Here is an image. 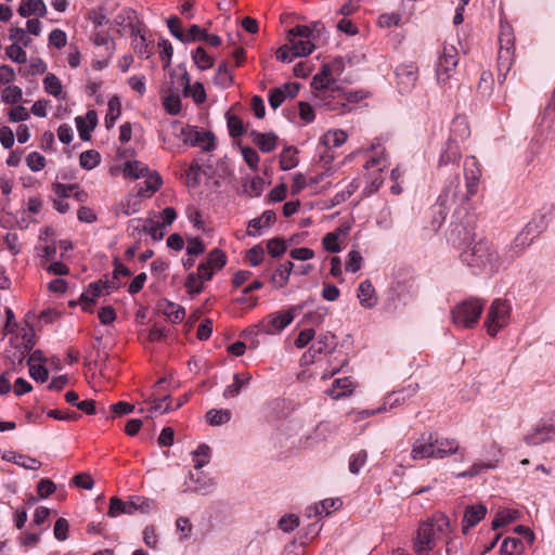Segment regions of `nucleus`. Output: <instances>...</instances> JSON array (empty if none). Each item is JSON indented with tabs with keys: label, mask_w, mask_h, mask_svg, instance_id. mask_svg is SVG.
I'll list each match as a JSON object with an SVG mask.
<instances>
[{
	"label": "nucleus",
	"mask_w": 555,
	"mask_h": 555,
	"mask_svg": "<svg viewBox=\"0 0 555 555\" xmlns=\"http://www.w3.org/2000/svg\"><path fill=\"white\" fill-rule=\"evenodd\" d=\"M465 186L461 185L459 175L452 177L440 193L436 206L441 220H444L453 205L464 206L478 191L481 170L475 156H467L464 160Z\"/></svg>",
	"instance_id": "1"
},
{
	"label": "nucleus",
	"mask_w": 555,
	"mask_h": 555,
	"mask_svg": "<svg viewBox=\"0 0 555 555\" xmlns=\"http://www.w3.org/2000/svg\"><path fill=\"white\" fill-rule=\"evenodd\" d=\"M519 256V250L512 249L503 259L487 240H479L474 245L463 250L461 261L467 266L474 274L493 273L506 261L511 262Z\"/></svg>",
	"instance_id": "2"
},
{
	"label": "nucleus",
	"mask_w": 555,
	"mask_h": 555,
	"mask_svg": "<svg viewBox=\"0 0 555 555\" xmlns=\"http://www.w3.org/2000/svg\"><path fill=\"white\" fill-rule=\"evenodd\" d=\"M450 531V520L444 514H438L420 524L414 538V551L417 555H430L441 535Z\"/></svg>",
	"instance_id": "3"
},
{
	"label": "nucleus",
	"mask_w": 555,
	"mask_h": 555,
	"mask_svg": "<svg viewBox=\"0 0 555 555\" xmlns=\"http://www.w3.org/2000/svg\"><path fill=\"white\" fill-rule=\"evenodd\" d=\"M170 129L172 134L181 138L185 144L199 146L204 152H211L216 147L215 135L210 131H197L178 120L170 122Z\"/></svg>",
	"instance_id": "4"
},
{
	"label": "nucleus",
	"mask_w": 555,
	"mask_h": 555,
	"mask_svg": "<svg viewBox=\"0 0 555 555\" xmlns=\"http://www.w3.org/2000/svg\"><path fill=\"white\" fill-rule=\"evenodd\" d=\"M485 301L470 298L456 305L452 309L453 323L461 328H473L478 323L483 311Z\"/></svg>",
	"instance_id": "5"
},
{
	"label": "nucleus",
	"mask_w": 555,
	"mask_h": 555,
	"mask_svg": "<svg viewBox=\"0 0 555 555\" xmlns=\"http://www.w3.org/2000/svg\"><path fill=\"white\" fill-rule=\"evenodd\" d=\"M499 43L498 79L499 82L502 83L506 79L514 62V37L509 26H501Z\"/></svg>",
	"instance_id": "6"
},
{
	"label": "nucleus",
	"mask_w": 555,
	"mask_h": 555,
	"mask_svg": "<svg viewBox=\"0 0 555 555\" xmlns=\"http://www.w3.org/2000/svg\"><path fill=\"white\" fill-rule=\"evenodd\" d=\"M315 105L337 114L346 113L345 90L331 86L314 90Z\"/></svg>",
	"instance_id": "7"
},
{
	"label": "nucleus",
	"mask_w": 555,
	"mask_h": 555,
	"mask_svg": "<svg viewBox=\"0 0 555 555\" xmlns=\"http://www.w3.org/2000/svg\"><path fill=\"white\" fill-rule=\"evenodd\" d=\"M511 309L507 300L496 298L492 301L485 321V326L490 336H495L501 328L507 325Z\"/></svg>",
	"instance_id": "8"
},
{
	"label": "nucleus",
	"mask_w": 555,
	"mask_h": 555,
	"mask_svg": "<svg viewBox=\"0 0 555 555\" xmlns=\"http://www.w3.org/2000/svg\"><path fill=\"white\" fill-rule=\"evenodd\" d=\"M312 31L307 26H296L291 28L287 34L288 42L292 46L293 56H307L314 50V44L310 37Z\"/></svg>",
	"instance_id": "9"
},
{
	"label": "nucleus",
	"mask_w": 555,
	"mask_h": 555,
	"mask_svg": "<svg viewBox=\"0 0 555 555\" xmlns=\"http://www.w3.org/2000/svg\"><path fill=\"white\" fill-rule=\"evenodd\" d=\"M457 49L452 44H444L436 67L437 79L440 83H447L451 77V72L459 64Z\"/></svg>",
	"instance_id": "10"
},
{
	"label": "nucleus",
	"mask_w": 555,
	"mask_h": 555,
	"mask_svg": "<svg viewBox=\"0 0 555 555\" xmlns=\"http://www.w3.org/2000/svg\"><path fill=\"white\" fill-rule=\"evenodd\" d=\"M294 320L291 310L270 313L264 317L257 325V330L263 334H276L282 332Z\"/></svg>",
	"instance_id": "11"
},
{
	"label": "nucleus",
	"mask_w": 555,
	"mask_h": 555,
	"mask_svg": "<svg viewBox=\"0 0 555 555\" xmlns=\"http://www.w3.org/2000/svg\"><path fill=\"white\" fill-rule=\"evenodd\" d=\"M555 436V412L550 414L546 418L529 434L524 437L526 444L539 446L550 441Z\"/></svg>",
	"instance_id": "12"
},
{
	"label": "nucleus",
	"mask_w": 555,
	"mask_h": 555,
	"mask_svg": "<svg viewBox=\"0 0 555 555\" xmlns=\"http://www.w3.org/2000/svg\"><path fill=\"white\" fill-rule=\"evenodd\" d=\"M548 224L546 215H540L528 222L522 232L515 238L511 249L519 250V247L529 245L531 241L540 235Z\"/></svg>",
	"instance_id": "13"
},
{
	"label": "nucleus",
	"mask_w": 555,
	"mask_h": 555,
	"mask_svg": "<svg viewBox=\"0 0 555 555\" xmlns=\"http://www.w3.org/2000/svg\"><path fill=\"white\" fill-rule=\"evenodd\" d=\"M443 451L435 450L434 435L431 433L426 437L425 434L416 439L411 450V457L413 460H422L427 457H441Z\"/></svg>",
	"instance_id": "14"
},
{
	"label": "nucleus",
	"mask_w": 555,
	"mask_h": 555,
	"mask_svg": "<svg viewBox=\"0 0 555 555\" xmlns=\"http://www.w3.org/2000/svg\"><path fill=\"white\" fill-rule=\"evenodd\" d=\"M461 149L460 144L456 139L450 138L441 151L440 158H439V167L442 166H457L460 159H461Z\"/></svg>",
	"instance_id": "15"
},
{
	"label": "nucleus",
	"mask_w": 555,
	"mask_h": 555,
	"mask_svg": "<svg viewBox=\"0 0 555 555\" xmlns=\"http://www.w3.org/2000/svg\"><path fill=\"white\" fill-rule=\"evenodd\" d=\"M486 514L487 507L483 504L468 505L463 517L462 532L466 534L472 527L485 518Z\"/></svg>",
	"instance_id": "16"
},
{
	"label": "nucleus",
	"mask_w": 555,
	"mask_h": 555,
	"mask_svg": "<svg viewBox=\"0 0 555 555\" xmlns=\"http://www.w3.org/2000/svg\"><path fill=\"white\" fill-rule=\"evenodd\" d=\"M76 127L79 137L82 141H88L91 138V131L98 125V115L95 111H88L86 116H77L75 118Z\"/></svg>",
	"instance_id": "17"
},
{
	"label": "nucleus",
	"mask_w": 555,
	"mask_h": 555,
	"mask_svg": "<svg viewBox=\"0 0 555 555\" xmlns=\"http://www.w3.org/2000/svg\"><path fill=\"white\" fill-rule=\"evenodd\" d=\"M180 73L172 72L170 74L171 77V87H169L168 92H177L179 95L183 93V95L190 94V77L185 67L182 65L178 66Z\"/></svg>",
	"instance_id": "18"
},
{
	"label": "nucleus",
	"mask_w": 555,
	"mask_h": 555,
	"mask_svg": "<svg viewBox=\"0 0 555 555\" xmlns=\"http://www.w3.org/2000/svg\"><path fill=\"white\" fill-rule=\"evenodd\" d=\"M399 85L404 90L411 89L417 80V66L414 63L401 64L396 68Z\"/></svg>",
	"instance_id": "19"
},
{
	"label": "nucleus",
	"mask_w": 555,
	"mask_h": 555,
	"mask_svg": "<svg viewBox=\"0 0 555 555\" xmlns=\"http://www.w3.org/2000/svg\"><path fill=\"white\" fill-rule=\"evenodd\" d=\"M135 513V502L132 496L129 501H124L117 496H113L109 500V508L107 515L109 517H117L121 514H134Z\"/></svg>",
	"instance_id": "20"
},
{
	"label": "nucleus",
	"mask_w": 555,
	"mask_h": 555,
	"mask_svg": "<svg viewBox=\"0 0 555 555\" xmlns=\"http://www.w3.org/2000/svg\"><path fill=\"white\" fill-rule=\"evenodd\" d=\"M337 345V337L331 332H325L321 333L317 337L315 341L311 345V347L313 352L322 354L326 352H333Z\"/></svg>",
	"instance_id": "21"
},
{
	"label": "nucleus",
	"mask_w": 555,
	"mask_h": 555,
	"mask_svg": "<svg viewBox=\"0 0 555 555\" xmlns=\"http://www.w3.org/2000/svg\"><path fill=\"white\" fill-rule=\"evenodd\" d=\"M249 135L253 139V143H255L263 153H270L276 147L278 137L273 132L261 133L253 130Z\"/></svg>",
	"instance_id": "22"
},
{
	"label": "nucleus",
	"mask_w": 555,
	"mask_h": 555,
	"mask_svg": "<svg viewBox=\"0 0 555 555\" xmlns=\"http://www.w3.org/2000/svg\"><path fill=\"white\" fill-rule=\"evenodd\" d=\"M275 221V212L266 210L259 218L251 219L248 223L247 234L256 236L261 233V229L269 228Z\"/></svg>",
	"instance_id": "23"
},
{
	"label": "nucleus",
	"mask_w": 555,
	"mask_h": 555,
	"mask_svg": "<svg viewBox=\"0 0 555 555\" xmlns=\"http://www.w3.org/2000/svg\"><path fill=\"white\" fill-rule=\"evenodd\" d=\"M102 293V280L90 283L87 289L80 295V301L85 311H92V306Z\"/></svg>",
	"instance_id": "24"
},
{
	"label": "nucleus",
	"mask_w": 555,
	"mask_h": 555,
	"mask_svg": "<svg viewBox=\"0 0 555 555\" xmlns=\"http://www.w3.org/2000/svg\"><path fill=\"white\" fill-rule=\"evenodd\" d=\"M358 298L361 306L364 308L371 309L376 306L377 298L375 297V289L370 280H364L360 283Z\"/></svg>",
	"instance_id": "25"
},
{
	"label": "nucleus",
	"mask_w": 555,
	"mask_h": 555,
	"mask_svg": "<svg viewBox=\"0 0 555 555\" xmlns=\"http://www.w3.org/2000/svg\"><path fill=\"white\" fill-rule=\"evenodd\" d=\"M17 12L22 17H28L33 14L44 17L47 15V7L42 0H25L21 3Z\"/></svg>",
	"instance_id": "26"
},
{
	"label": "nucleus",
	"mask_w": 555,
	"mask_h": 555,
	"mask_svg": "<svg viewBox=\"0 0 555 555\" xmlns=\"http://www.w3.org/2000/svg\"><path fill=\"white\" fill-rule=\"evenodd\" d=\"M251 380L250 374H234L233 383L225 387L223 391V397L225 399L235 398L240 395L241 390L244 387H247Z\"/></svg>",
	"instance_id": "27"
},
{
	"label": "nucleus",
	"mask_w": 555,
	"mask_h": 555,
	"mask_svg": "<svg viewBox=\"0 0 555 555\" xmlns=\"http://www.w3.org/2000/svg\"><path fill=\"white\" fill-rule=\"evenodd\" d=\"M332 74H334V73L332 70L331 65L328 63L324 64L322 66L321 72L318 73L312 78V81H311L312 89L317 90V89H321V88H325V87L335 86L336 80L334 78H332Z\"/></svg>",
	"instance_id": "28"
},
{
	"label": "nucleus",
	"mask_w": 555,
	"mask_h": 555,
	"mask_svg": "<svg viewBox=\"0 0 555 555\" xmlns=\"http://www.w3.org/2000/svg\"><path fill=\"white\" fill-rule=\"evenodd\" d=\"M294 269L292 261H285L272 273L271 282L275 287L282 288L286 286L289 280V275Z\"/></svg>",
	"instance_id": "29"
},
{
	"label": "nucleus",
	"mask_w": 555,
	"mask_h": 555,
	"mask_svg": "<svg viewBox=\"0 0 555 555\" xmlns=\"http://www.w3.org/2000/svg\"><path fill=\"white\" fill-rule=\"evenodd\" d=\"M525 541L521 538L507 537L503 540L500 553L501 555H522Z\"/></svg>",
	"instance_id": "30"
},
{
	"label": "nucleus",
	"mask_w": 555,
	"mask_h": 555,
	"mask_svg": "<svg viewBox=\"0 0 555 555\" xmlns=\"http://www.w3.org/2000/svg\"><path fill=\"white\" fill-rule=\"evenodd\" d=\"M146 180L144 181L145 188H141L138 191L139 196L151 197L163 184V179L156 171H149L145 175Z\"/></svg>",
	"instance_id": "31"
},
{
	"label": "nucleus",
	"mask_w": 555,
	"mask_h": 555,
	"mask_svg": "<svg viewBox=\"0 0 555 555\" xmlns=\"http://www.w3.org/2000/svg\"><path fill=\"white\" fill-rule=\"evenodd\" d=\"M351 391L352 382L349 377H345L335 379L327 392L333 399H339L351 393Z\"/></svg>",
	"instance_id": "32"
},
{
	"label": "nucleus",
	"mask_w": 555,
	"mask_h": 555,
	"mask_svg": "<svg viewBox=\"0 0 555 555\" xmlns=\"http://www.w3.org/2000/svg\"><path fill=\"white\" fill-rule=\"evenodd\" d=\"M190 479L196 483V486L193 488V491L199 492L202 494L209 493L216 485L214 479L202 476L199 470H196V473H190Z\"/></svg>",
	"instance_id": "33"
},
{
	"label": "nucleus",
	"mask_w": 555,
	"mask_h": 555,
	"mask_svg": "<svg viewBox=\"0 0 555 555\" xmlns=\"http://www.w3.org/2000/svg\"><path fill=\"white\" fill-rule=\"evenodd\" d=\"M108 111L104 118L105 127L111 129L115 126L116 120L119 118L121 114V103L117 95H113L108 100Z\"/></svg>",
	"instance_id": "34"
},
{
	"label": "nucleus",
	"mask_w": 555,
	"mask_h": 555,
	"mask_svg": "<svg viewBox=\"0 0 555 555\" xmlns=\"http://www.w3.org/2000/svg\"><path fill=\"white\" fill-rule=\"evenodd\" d=\"M349 227H340L336 231L330 232L324 235L322 238V244L325 250L330 253H339L340 246L338 244V238L340 233H347Z\"/></svg>",
	"instance_id": "35"
},
{
	"label": "nucleus",
	"mask_w": 555,
	"mask_h": 555,
	"mask_svg": "<svg viewBox=\"0 0 555 555\" xmlns=\"http://www.w3.org/2000/svg\"><path fill=\"white\" fill-rule=\"evenodd\" d=\"M347 140V133L343 130H330L321 139V143L326 149L339 147Z\"/></svg>",
	"instance_id": "36"
},
{
	"label": "nucleus",
	"mask_w": 555,
	"mask_h": 555,
	"mask_svg": "<svg viewBox=\"0 0 555 555\" xmlns=\"http://www.w3.org/2000/svg\"><path fill=\"white\" fill-rule=\"evenodd\" d=\"M192 59H193V62L195 63V65L201 69V70H206V69H209L214 66V57L210 56L204 48L202 47H197L193 53H192Z\"/></svg>",
	"instance_id": "37"
},
{
	"label": "nucleus",
	"mask_w": 555,
	"mask_h": 555,
	"mask_svg": "<svg viewBox=\"0 0 555 555\" xmlns=\"http://www.w3.org/2000/svg\"><path fill=\"white\" fill-rule=\"evenodd\" d=\"M210 454V448L206 443L199 444L197 449L192 452L195 470H201V468L209 462Z\"/></svg>",
	"instance_id": "38"
},
{
	"label": "nucleus",
	"mask_w": 555,
	"mask_h": 555,
	"mask_svg": "<svg viewBox=\"0 0 555 555\" xmlns=\"http://www.w3.org/2000/svg\"><path fill=\"white\" fill-rule=\"evenodd\" d=\"M435 450L443 451L440 459L448 456L449 454H453L460 451V444L455 439L442 438L438 439L434 438Z\"/></svg>",
	"instance_id": "39"
},
{
	"label": "nucleus",
	"mask_w": 555,
	"mask_h": 555,
	"mask_svg": "<svg viewBox=\"0 0 555 555\" xmlns=\"http://www.w3.org/2000/svg\"><path fill=\"white\" fill-rule=\"evenodd\" d=\"M231 415L230 410L211 409L206 413V421L211 426H220L227 424L231 420Z\"/></svg>",
	"instance_id": "40"
},
{
	"label": "nucleus",
	"mask_w": 555,
	"mask_h": 555,
	"mask_svg": "<svg viewBox=\"0 0 555 555\" xmlns=\"http://www.w3.org/2000/svg\"><path fill=\"white\" fill-rule=\"evenodd\" d=\"M149 171L150 170L147 166L138 160L127 162L124 168L125 176L131 177L133 179L144 178Z\"/></svg>",
	"instance_id": "41"
},
{
	"label": "nucleus",
	"mask_w": 555,
	"mask_h": 555,
	"mask_svg": "<svg viewBox=\"0 0 555 555\" xmlns=\"http://www.w3.org/2000/svg\"><path fill=\"white\" fill-rule=\"evenodd\" d=\"M163 104L170 115H178L181 111V98L177 92H168L163 96Z\"/></svg>",
	"instance_id": "42"
},
{
	"label": "nucleus",
	"mask_w": 555,
	"mask_h": 555,
	"mask_svg": "<svg viewBox=\"0 0 555 555\" xmlns=\"http://www.w3.org/2000/svg\"><path fill=\"white\" fill-rule=\"evenodd\" d=\"M101 160V155L94 150L85 151L80 154L79 164L81 168L91 170L95 168Z\"/></svg>",
	"instance_id": "43"
},
{
	"label": "nucleus",
	"mask_w": 555,
	"mask_h": 555,
	"mask_svg": "<svg viewBox=\"0 0 555 555\" xmlns=\"http://www.w3.org/2000/svg\"><path fill=\"white\" fill-rule=\"evenodd\" d=\"M164 314L171 323L176 324L180 323L184 319L185 311L184 308L168 301L164 308Z\"/></svg>",
	"instance_id": "44"
},
{
	"label": "nucleus",
	"mask_w": 555,
	"mask_h": 555,
	"mask_svg": "<svg viewBox=\"0 0 555 555\" xmlns=\"http://www.w3.org/2000/svg\"><path fill=\"white\" fill-rule=\"evenodd\" d=\"M43 88L46 92L53 96H59L62 92L61 80L52 73L43 78Z\"/></svg>",
	"instance_id": "45"
},
{
	"label": "nucleus",
	"mask_w": 555,
	"mask_h": 555,
	"mask_svg": "<svg viewBox=\"0 0 555 555\" xmlns=\"http://www.w3.org/2000/svg\"><path fill=\"white\" fill-rule=\"evenodd\" d=\"M209 267L212 269L220 270L222 269L227 263V256L225 254L219 249L214 248L210 250V253L207 256V260L205 261Z\"/></svg>",
	"instance_id": "46"
},
{
	"label": "nucleus",
	"mask_w": 555,
	"mask_h": 555,
	"mask_svg": "<svg viewBox=\"0 0 555 555\" xmlns=\"http://www.w3.org/2000/svg\"><path fill=\"white\" fill-rule=\"evenodd\" d=\"M23 91L18 86H8L2 90L1 100L7 104H15L22 100Z\"/></svg>",
	"instance_id": "47"
},
{
	"label": "nucleus",
	"mask_w": 555,
	"mask_h": 555,
	"mask_svg": "<svg viewBox=\"0 0 555 555\" xmlns=\"http://www.w3.org/2000/svg\"><path fill=\"white\" fill-rule=\"evenodd\" d=\"M215 81L222 88L229 87L232 83L233 77L229 70V65L227 62H222L219 64Z\"/></svg>",
	"instance_id": "48"
},
{
	"label": "nucleus",
	"mask_w": 555,
	"mask_h": 555,
	"mask_svg": "<svg viewBox=\"0 0 555 555\" xmlns=\"http://www.w3.org/2000/svg\"><path fill=\"white\" fill-rule=\"evenodd\" d=\"M517 518V512H499L493 518L491 526L493 530L504 527Z\"/></svg>",
	"instance_id": "49"
},
{
	"label": "nucleus",
	"mask_w": 555,
	"mask_h": 555,
	"mask_svg": "<svg viewBox=\"0 0 555 555\" xmlns=\"http://www.w3.org/2000/svg\"><path fill=\"white\" fill-rule=\"evenodd\" d=\"M227 124L229 128V133L232 138L241 137L244 133L243 121L240 117L235 115L227 114Z\"/></svg>",
	"instance_id": "50"
},
{
	"label": "nucleus",
	"mask_w": 555,
	"mask_h": 555,
	"mask_svg": "<svg viewBox=\"0 0 555 555\" xmlns=\"http://www.w3.org/2000/svg\"><path fill=\"white\" fill-rule=\"evenodd\" d=\"M7 56L15 63H26L27 56L25 50L17 43H13L5 49Z\"/></svg>",
	"instance_id": "51"
},
{
	"label": "nucleus",
	"mask_w": 555,
	"mask_h": 555,
	"mask_svg": "<svg viewBox=\"0 0 555 555\" xmlns=\"http://www.w3.org/2000/svg\"><path fill=\"white\" fill-rule=\"evenodd\" d=\"M26 165L31 171H40L46 167V157L38 152H31L26 157Z\"/></svg>",
	"instance_id": "52"
},
{
	"label": "nucleus",
	"mask_w": 555,
	"mask_h": 555,
	"mask_svg": "<svg viewBox=\"0 0 555 555\" xmlns=\"http://www.w3.org/2000/svg\"><path fill=\"white\" fill-rule=\"evenodd\" d=\"M267 249L273 258H278L286 251V243L283 238L274 237L268 241Z\"/></svg>",
	"instance_id": "53"
},
{
	"label": "nucleus",
	"mask_w": 555,
	"mask_h": 555,
	"mask_svg": "<svg viewBox=\"0 0 555 555\" xmlns=\"http://www.w3.org/2000/svg\"><path fill=\"white\" fill-rule=\"evenodd\" d=\"M13 462L18 466H22L26 469L36 470L41 467V462L35 457H30L24 454H17L13 456Z\"/></svg>",
	"instance_id": "54"
},
{
	"label": "nucleus",
	"mask_w": 555,
	"mask_h": 555,
	"mask_svg": "<svg viewBox=\"0 0 555 555\" xmlns=\"http://www.w3.org/2000/svg\"><path fill=\"white\" fill-rule=\"evenodd\" d=\"M367 460V453L365 450L359 451L353 454L349 461V470L351 474H359L361 468L365 465Z\"/></svg>",
	"instance_id": "55"
},
{
	"label": "nucleus",
	"mask_w": 555,
	"mask_h": 555,
	"mask_svg": "<svg viewBox=\"0 0 555 555\" xmlns=\"http://www.w3.org/2000/svg\"><path fill=\"white\" fill-rule=\"evenodd\" d=\"M263 185V180L259 177H256L244 184V192L248 194V196L257 197L262 193Z\"/></svg>",
	"instance_id": "56"
},
{
	"label": "nucleus",
	"mask_w": 555,
	"mask_h": 555,
	"mask_svg": "<svg viewBox=\"0 0 555 555\" xmlns=\"http://www.w3.org/2000/svg\"><path fill=\"white\" fill-rule=\"evenodd\" d=\"M184 286L190 295L199 294L204 288L203 281L196 273H190L188 275Z\"/></svg>",
	"instance_id": "57"
},
{
	"label": "nucleus",
	"mask_w": 555,
	"mask_h": 555,
	"mask_svg": "<svg viewBox=\"0 0 555 555\" xmlns=\"http://www.w3.org/2000/svg\"><path fill=\"white\" fill-rule=\"evenodd\" d=\"M264 257V249L261 245H255L246 253V260L251 267L259 266Z\"/></svg>",
	"instance_id": "58"
},
{
	"label": "nucleus",
	"mask_w": 555,
	"mask_h": 555,
	"mask_svg": "<svg viewBox=\"0 0 555 555\" xmlns=\"http://www.w3.org/2000/svg\"><path fill=\"white\" fill-rule=\"evenodd\" d=\"M167 26L169 28L170 34L180 40L181 42H185V34L181 29V21L178 16L173 15L167 20Z\"/></svg>",
	"instance_id": "59"
},
{
	"label": "nucleus",
	"mask_w": 555,
	"mask_h": 555,
	"mask_svg": "<svg viewBox=\"0 0 555 555\" xmlns=\"http://www.w3.org/2000/svg\"><path fill=\"white\" fill-rule=\"evenodd\" d=\"M132 44L135 53L143 57L149 59L150 56V50H149V43L146 42V39L143 35L134 36L132 39Z\"/></svg>",
	"instance_id": "60"
},
{
	"label": "nucleus",
	"mask_w": 555,
	"mask_h": 555,
	"mask_svg": "<svg viewBox=\"0 0 555 555\" xmlns=\"http://www.w3.org/2000/svg\"><path fill=\"white\" fill-rule=\"evenodd\" d=\"M205 251V245L201 237H189L188 238V246H186V254L189 256H199Z\"/></svg>",
	"instance_id": "61"
},
{
	"label": "nucleus",
	"mask_w": 555,
	"mask_h": 555,
	"mask_svg": "<svg viewBox=\"0 0 555 555\" xmlns=\"http://www.w3.org/2000/svg\"><path fill=\"white\" fill-rule=\"evenodd\" d=\"M293 147H287L283 151L280 159L282 170H291L297 166V159L293 154Z\"/></svg>",
	"instance_id": "62"
},
{
	"label": "nucleus",
	"mask_w": 555,
	"mask_h": 555,
	"mask_svg": "<svg viewBox=\"0 0 555 555\" xmlns=\"http://www.w3.org/2000/svg\"><path fill=\"white\" fill-rule=\"evenodd\" d=\"M49 43L56 49H62L67 43L66 33L62 29L55 28L49 34Z\"/></svg>",
	"instance_id": "63"
},
{
	"label": "nucleus",
	"mask_w": 555,
	"mask_h": 555,
	"mask_svg": "<svg viewBox=\"0 0 555 555\" xmlns=\"http://www.w3.org/2000/svg\"><path fill=\"white\" fill-rule=\"evenodd\" d=\"M362 256L358 250H351L348 254V259L345 263L346 271L357 272L361 269Z\"/></svg>",
	"instance_id": "64"
}]
</instances>
